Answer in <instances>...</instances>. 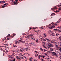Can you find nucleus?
Masks as SVG:
<instances>
[{"mask_svg":"<svg viewBox=\"0 0 61 61\" xmlns=\"http://www.w3.org/2000/svg\"><path fill=\"white\" fill-rule=\"evenodd\" d=\"M13 46H14V47H17V46L16 45H13Z\"/></svg>","mask_w":61,"mask_h":61,"instance_id":"nucleus-29","label":"nucleus"},{"mask_svg":"<svg viewBox=\"0 0 61 61\" xmlns=\"http://www.w3.org/2000/svg\"><path fill=\"white\" fill-rule=\"evenodd\" d=\"M46 48L47 49H48V50L49 49V47L48 46H47L46 45Z\"/></svg>","mask_w":61,"mask_h":61,"instance_id":"nucleus-19","label":"nucleus"},{"mask_svg":"<svg viewBox=\"0 0 61 61\" xmlns=\"http://www.w3.org/2000/svg\"><path fill=\"white\" fill-rule=\"evenodd\" d=\"M59 38L60 39H61V36H60L59 37Z\"/></svg>","mask_w":61,"mask_h":61,"instance_id":"nucleus-55","label":"nucleus"},{"mask_svg":"<svg viewBox=\"0 0 61 61\" xmlns=\"http://www.w3.org/2000/svg\"><path fill=\"white\" fill-rule=\"evenodd\" d=\"M50 51H51V52H53V51H54V49L53 48H50Z\"/></svg>","mask_w":61,"mask_h":61,"instance_id":"nucleus-14","label":"nucleus"},{"mask_svg":"<svg viewBox=\"0 0 61 61\" xmlns=\"http://www.w3.org/2000/svg\"><path fill=\"white\" fill-rule=\"evenodd\" d=\"M2 51H3V52H5V51L4 50H2Z\"/></svg>","mask_w":61,"mask_h":61,"instance_id":"nucleus-57","label":"nucleus"},{"mask_svg":"<svg viewBox=\"0 0 61 61\" xmlns=\"http://www.w3.org/2000/svg\"><path fill=\"white\" fill-rule=\"evenodd\" d=\"M58 45L59 46H60L61 45V42H59L58 43Z\"/></svg>","mask_w":61,"mask_h":61,"instance_id":"nucleus-23","label":"nucleus"},{"mask_svg":"<svg viewBox=\"0 0 61 61\" xmlns=\"http://www.w3.org/2000/svg\"><path fill=\"white\" fill-rule=\"evenodd\" d=\"M22 35H23V36H24V35H26V34L23 33H22Z\"/></svg>","mask_w":61,"mask_h":61,"instance_id":"nucleus-40","label":"nucleus"},{"mask_svg":"<svg viewBox=\"0 0 61 61\" xmlns=\"http://www.w3.org/2000/svg\"><path fill=\"white\" fill-rule=\"evenodd\" d=\"M48 46H49L50 47H53L54 46V45H53L52 44H48Z\"/></svg>","mask_w":61,"mask_h":61,"instance_id":"nucleus-4","label":"nucleus"},{"mask_svg":"<svg viewBox=\"0 0 61 61\" xmlns=\"http://www.w3.org/2000/svg\"><path fill=\"white\" fill-rule=\"evenodd\" d=\"M59 55L60 56H61V53H59Z\"/></svg>","mask_w":61,"mask_h":61,"instance_id":"nucleus-45","label":"nucleus"},{"mask_svg":"<svg viewBox=\"0 0 61 61\" xmlns=\"http://www.w3.org/2000/svg\"><path fill=\"white\" fill-rule=\"evenodd\" d=\"M4 52H5L6 53H7V52H8V50L5 49V51H4Z\"/></svg>","mask_w":61,"mask_h":61,"instance_id":"nucleus-12","label":"nucleus"},{"mask_svg":"<svg viewBox=\"0 0 61 61\" xmlns=\"http://www.w3.org/2000/svg\"><path fill=\"white\" fill-rule=\"evenodd\" d=\"M47 52H48V53H50V51H47Z\"/></svg>","mask_w":61,"mask_h":61,"instance_id":"nucleus-58","label":"nucleus"},{"mask_svg":"<svg viewBox=\"0 0 61 61\" xmlns=\"http://www.w3.org/2000/svg\"><path fill=\"white\" fill-rule=\"evenodd\" d=\"M46 39H47V40H48L47 41H50V40H49V39H48V38H46Z\"/></svg>","mask_w":61,"mask_h":61,"instance_id":"nucleus-36","label":"nucleus"},{"mask_svg":"<svg viewBox=\"0 0 61 61\" xmlns=\"http://www.w3.org/2000/svg\"><path fill=\"white\" fill-rule=\"evenodd\" d=\"M6 46H8V44H7L6 45Z\"/></svg>","mask_w":61,"mask_h":61,"instance_id":"nucleus-56","label":"nucleus"},{"mask_svg":"<svg viewBox=\"0 0 61 61\" xmlns=\"http://www.w3.org/2000/svg\"><path fill=\"white\" fill-rule=\"evenodd\" d=\"M43 35L45 37H47V36L46 35V34L45 33H44L43 34Z\"/></svg>","mask_w":61,"mask_h":61,"instance_id":"nucleus-13","label":"nucleus"},{"mask_svg":"<svg viewBox=\"0 0 61 61\" xmlns=\"http://www.w3.org/2000/svg\"><path fill=\"white\" fill-rule=\"evenodd\" d=\"M58 23V22H56V23H55V25H57V23Z\"/></svg>","mask_w":61,"mask_h":61,"instance_id":"nucleus-51","label":"nucleus"},{"mask_svg":"<svg viewBox=\"0 0 61 61\" xmlns=\"http://www.w3.org/2000/svg\"><path fill=\"white\" fill-rule=\"evenodd\" d=\"M22 39L20 38L19 40L18 41V42L19 43H20V42H22Z\"/></svg>","mask_w":61,"mask_h":61,"instance_id":"nucleus-6","label":"nucleus"},{"mask_svg":"<svg viewBox=\"0 0 61 61\" xmlns=\"http://www.w3.org/2000/svg\"><path fill=\"white\" fill-rule=\"evenodd\" d=\"M17 1H18V0H15V1H14V3H15V2H17Z\"/></svg>","mask_w":61,"mask_h":61,"instance_id":"nucleus-41","label":"nucleus"},{"mask_svg":"<svg viewBox=\"0 0 61 61\" xmlns=\"http://www.w3.org/2000/svg\"><path fill=\"white\" fill-rule=\"evenodd\" d=\"M5 3V1H0V3H2V4H3V3Z\"/></svg>","mask_w":61,"mask_h":61,"instance_id":"nucleus-22","label":"nucleus"},{"mask_svg":"<svg viewBox=\"0 0 61 61\" xmlns=\"http://www.w3.org/2000/svg\"><path fill=\"white\" fill-rule=\"evenodd\" d=\"M40 59L41 60V61H45V60H44L43 59H42V58H41V59Z\"/></svg>","mask_w":61,"mask_h":61,"instance_id":"nucleus-38","label":"nucleus"},{"mask_svg":"<svg viewBox=\"0 0 61 61\" xmlns=\"http://www.w3.org/2000/svg\"><path fill=\"white\" fill-rule=\"evenodd\" d=\"M20 50L21 52H23L24 51V49L23 48L21 49H20Z\"/></svg>","mask_w":61,"mask_h":61,"instance_id":"nucleus-11","label":"nucleus"},{"mask_svg":"<svg viewBox=\"0 0 61 61\" xmlns=\"http://www.w3.org/2000/svg\"><path fill=\"white\" fill-rule=\"evenodd\" d=\"M5 6H4L3 5L2 6V8H4L5 7Z\"/></svg>","mask_w":61,"mask_h":61,"instance_id":"nucleus-43","label":"nucleus"},{"mask_svg":"<svg viewBox=\"0 0 61 61\" xmlns=\"http://www.w3.org/2000/svg\"><path fill=\"white\" fill-rule=\"evenodd\" d=\"M29 46H31V43H30L29 44Z\"/></svg>","mask_w":61,"mask_h":61,"instance_id":"nucleus-46","label":"nucleus"},{"mask_svg":"<svg viewBox=\"0 0 61 61\" xmlns=\"http://www.w3.org/2000/svg\"><path fill=\"white\" fill-rule=\"evenodd\" d=\"M6 5H7V3H5L3 5H4L5 6Z\"/></svg>","mask_w":61,"mask_h":61,"instance_id":"nucleus-37","label":"nucleus"},{"mask_svg":"<svg viewBox=\"0 0 61 61\" xmlns=\"http://www.w3.org/2000/svg\"><path fill=\"white\" fill-rule=\"evenodd\" d=\"M23 50L25 52V51H27V49H26L25 48L24 49H23Z\"/></svg>","mask_w":61,"mask_h":61,"instance_id":"nucleus-15","label":"nucleus"},{"mask_svg":"<svg viewBox=\"0 0 61 61\" xmlns=\"http://www.w3.org/2000/svg\"><path fill=\"white\" fill-rule=\"evenodd\" d=\"M6 39V37H5L4 38V40H5Z\"/></svg>","mask_w":61,"mask_h":61,"instance_id":"nucleus-50","label":"nucleus"},{"mask_svg":"<svg viewBox=\"0 0 61 61\" xmlns=\"http://www.w3.org/2000/svg\"><path fill=\"white\" fill-rule=\"evenodd\" d=\"M21 58L22 59H25L26 58V57H25V56H23L22 57H21Z\"/></svg>","mask_w":61,"mask_h":61,"instance_id":"nucleus-8","label":"nucleus"},{"mask_svg":"<svg viewBox=\"0 0 61 61\" xmlns=\"http://www.w3.org/2000/svg\"><path fill=\"white\" fill-rule=\"evenodd\" d=\"M12 55H15V53H13V54H12Z\"/></svg>","mask_w":61,"mask_h":61,"instance_id":"nucleus-61","label":"nucleus"},{"mask_svg":"<svg viewBox=\"0 0 61 61\" xmlns=\"http://www.w3.org/2000/svg\"><path fill=\"white\" fill-rule=\"evenodd\" d=\"M36 28H37V27H36L35 28H33V29H36Z\"/></svg>","mask_w":61,"mask_h":61,"instance_id":"nucleus-47","label":"nucleus"},{"mask_svg":"<svg viewBox=\"0 0 61 61\" xmlns=\"http://www.w3.org/2000/svg\"><path fill=\"white\" fill-rule=\"evenodd\" d=\"M48 32H49V34H51L52 33V31H51V30L49 31H48Z\"/></svg>","mask_w":61,"mask_h":61,"instance_id":"nucleus-20","label":"nucleus"},{"mask_svg":"<svg viewBox=\"0 0 61 61\" xmlns=\"http://www.w3.org/2000/svg\"><path fill=\"white\" fill-rule=\"evenodd\" d=\"M40 50H41V51H43V49H42V48H40Z\"/></svg>","mask_w":61,"mask_h":61,"instance_id":"nucleus-32","label":"nucleus"},{"mask_svg":"<svg viewBox=\"0 0 61 61\" xmlns=\"http://www.w3.org/2000/svg\"><path fill=\"white\" fill-rule=\"evenodd\" d=\"M26 49H27V50H30V48L28 47L26 48Z\"/></svg>","mask_w":61,"mask_h":61,"instance_id":"nucleus-34","label":"nucleus"},{"mask_svg":"<svg viewBox=\"0 0 61 61\" xmlns=\"http://www.w3.org/2000/svg\"><path fill=\"white\" fill-rule=\"evenodd\" d=\"M10 36V34H8L7 36V37H8L9 36Z\"/></svg>","mask_w":61,"mask_h":61,"instance_id":"nucleus-42","label":"nucleus"},{"mask_svg":"<svg viewBox=\"0 0 61 61\" xmlns=\"http://www.w3.org/2000/svg\"><path fill=\"white\" fill-rule=\"evenodd\" d=\"M16 57L17 58V59H18V61H21L20 60H21V58L17 56Z\"/></svg>","mask_w":61,"mask_h":61,"instance_id":"nucleus-5","label":"nucleus"},{"mask_svg":"<svg viewBox=\"0 0 61 61\" xmlns=\"http://www.w3.org/2000/svg\"><path fill=\"white\" fill-rule=\"evenodd\" d=\"M50 42H51V43H55V41H54L52 40H50Z\"/></svg>","mask_w":61,"mask_h":61,"instance_id":"nucleus-17","label":"nucleus"},{"mask_svg":"<svg viewBox=\"0 0 61 61\" xmlns=\"http://www.w3.org/2000/svg\"><path fill=\"white\" fill-rule=\"evenodd\" d=\"M52 56H55L57 57V55H58L56 52H53L52 53Z\"/></svg>","mask_w":61,"mask_h":61,"instance_id":"nucleus-2","label":"nucleus"},{"mask_svg":"<svg viewBox=\"0 0 61 61\" xmlns=\"http://www.w3.org/2000/svg\"><path fill=\"white\" fill-rule=\"evenodd\" d=\"M54 33H52L51 35V36H54Z\"/></svg>","mask_w":61,"mask_h":61,"instance_id":"nucleus-33","label":"nucleus"},{"mask_svg":"<svg viewBox=\"0 0 61 61\" xmlns=\"http://www.w3.org/2000/svg\"><path fill=\"white\" fill-rule=\"evenodd\" d=\"M13 61H15V59H13Z\"/></svg>","mask_w":61,"mask_h":61,"instance_id":"nucleus-52","label":"nucleus"},{"mask_svg":"<svg viewBox=\"0 0 61 61\" xmlns=\"http://www.w3.org/2000/svg\"><path fill=\"white\" fill-rule=\"evenodd\" d=\"M48 60L49 61H51V60H50V58H48Z\"/></svg>","mask_w":61,"mask_h":61,"instance_id":"nucleus-39","label":"nucleus"},{"mask_svg":"<svg viewBox=\"0 0 61 61\" xmlns=\"http://www.w3.org/2000/svg\"><path fill=\"white\" fill-rule=\"evenodd\" d=\"M31 39H32V40H35V38L34 37H32L31 38Z\"/></svg>","mask_w":61,"mask_h":61,"instance_id":"nucleus-16","label":"nucleus"},{"mask_svg":"<svg viewBox=\"0 0 61 61\" xmlns=\"http://www.w3.org/2000/svg\"><path fill=\"white\" fill-rule=\"evenodd\" d=\"M43 39L44 38L43 37L40 38V40H41V41H42V40H43Z\"/></svg>","mask_w":61,"mask_h":61,"instance_id":"nucleus-18","label":"nucleus"},{"mask_svg":"<svg viewBox=\"0 0 61 61\" xmlns=\"http://www.w3.org/2000/svg\"><path fill=\"white\" fill-rule=\"evenodd\" d=\"M19 55H20V56H23V54L22 53H20Z\"/></svg>","mask_w":61,"mask_h":61,"instance_id":"nucleus-31","label":"nucleus"},{"mask_svg":"<svg viewBox=\"0 0 61 61\" xmlns=\"http://www.w3.org/2000/svg\"><path fill=\"white\" fill-rule=\"evenodd\" d=\"M9 58H12V57L10 56H9Z\"/></svg>","mask_w":61,"mask_h":61,"instance_id":"nucleus-59","label":"nucleus"},{"mask_svg":"<svg viewBox=\"0 0 61 61\" xmlns=\"http://www.w3.org/2000/svg\"><path fill=\"white\" fill-rule=\"evenodd\" d=\"M42 56V55H40L38 56V58L39 59H40V58Z\"/></svg>","mask_w":61,"mask_h":61,"instance_id":"nucleus-9","label":"nucleus"},{"mask_svg":"<svg viewBox=\"0 0 61 61\" xmlns=\"http://www.w3.org/2000/svg\"><path fill=\"white\" fill-rule=\"evenodd\" d=\"M34 61H37V60H34Z\"/></svg>","mask_w":61,"mask_h":61,"instance_id":"nucleus-64","label":"nucleus"},{"mask_svg":"<svg viewBox=\"0 0 61 61\" xmlns=\"http://www.w3.org/2000/svg\"><path fill=\"white\" fill-rule=\"evenodd\" d=\"M10 61H13V59L10 60Z\"/></svg>","mask_w":61,"mask_h":61,"instance_id":"nucleus-62","label":"nucleus"},{"mask_svg":"<svg viewBox=\"0 0 61 61\" xmlns=\"http://www.w3.org/2000/svg\"><path fill=\"white\" fill-rule=\"evenodd\" d=\"M42 43L43 44V45H45V43L44 42V41H43L42 42Z\"/></svg>","mask_w":61,"mask_h":61,"instance_id":"nucleus-35","label":"nucleus"},{"mask_svg":"<svg viewBox=\"0 0 61 61\" xmlns=\"http://www.w3.org/2000/svg\"><path fill=\"white\" fill-rule=\"evenodd\" d=\"M61 30H59L58 29V32H59L60 33H61Z\"/></svg>","mask_w":61,"mask_h":61,"instance_id":"nucleus-25","label":"nucleus"},{"mask_svg":"<svg viewBox=\"0 0 61 61\" xmlns=\"http://www.w3.org/2000/svg\"><path fill=\"white\" fill-rule=\"evenodd\" d=\"M31 44L32 45H33V46H34V44H35V42H32Z\"/></svg>","mask_w":61,"mask_h":61,"instance_id":"nucleus-26","label":"nucleus"},{"mask_svg":"<svg viewBox=\"0 0 61 61\" xmlns=\"http://www.w3.org/2000/svg\"><path fill=\"white\" fill-rule=\"evenodd\" d=\"M58 29H54V30L56 32V31H58Z\"/></svg>","mask_w":61,"mask_h":61,"instance_id":"nucleus-24","label":"nucleus"},{"mask_svg":"<svg viewBox=\"0 0 61 61\" xmlns=\"http://www.w3.org/2000/svg\"><path fill=\"white\" fill-rule=\"evenodd\" d=\"M35 52H36V53H38L39 52H37V51H35Z\"/></svg>","mask_w":61,"mask_h":61,"instance_id":"nucleus-44","label":"nucleus"},{"mask_svg":"<svg viewBox=\"0 0 61 61\" xmlns=\"http://www.w3.org/2000/svg\"><path fill=\"white\" fill-rule=\"evenodd\" d=\"M36 41L37 43H39V41H38V40H36Z\"/></svg>","mask_w":61,"mask_h":61,"instance_id":"nucleus-27","label":"nucleus"},{"mask_svg":"<svg viewBox=\"0 0 61 61\" xmlns=\"http://www.w3.org/2000/svg\"><path fill=\"white\" fill-rule=\"evenodd\" d=\"M15 4H18V3L17 2H15Z\"/></svg>","mask_w":61,"mask_h":61,"instance_id":"nucleus-60","label":"nucleus"},{"mask_svg":"<svg viewBox=\"0 0 61 61\" xmlns=\"http://www.w3.org/2000/svg\"><path fill=\"white\" fill-rule=\"evenodd\" d=\"M49 28H50V29H52L53 28H55L56 27L55 26V25H51V24H49Z\"/></svg>","mask_w":61,"mask_h":61,"instance_id":"nucleus-1","label":"nucleus"},{"mask_svg":"<svg viewBox=\"0 0 61 61\" xmlns=\"http://www.w3.org/2000/svg\"><path fill=\"white\" fill-rule=\"evenodd\" d=\"M38 54L36 53L35 56V57H36V56H38Z\"/></svg>","mask_w":61,"mask_h":61,"instance_id":"nucleus-21","label":"nucleus"},{"mask_svg":"<svg viewBox=\"0 0 61 61\" xmlns=\"http://www.w3.org/2000/svg\"><path fill=\"white\" fill-rule=\"evenodd\" d=\"M33 36V35L32 34L29 35L27 36V37L29 38H31L32 36Z\"/></svg>","mask_w":61,"mask_h":61,"instance_id":"nucleus-3","label":"nucleus"},{"mask_svg":"<svg viewBox=\"0 0 61 61\" xmlns=\"http://www.w3.org/2000/svg\"><path fill=\"white\" fill-rule=\"evenodd\" d=\"M13 52H15V51H12Z\"/></svg>","mask_w":61,"mask_h":61,"instance_id":"nucleus-53","label":"nucleus"},{"mask_svg":"<svg viewBox=\"0 0 61 61\" xmlns=\"http://www.w3.org/2000/svg\"><path fill=\"white\" fill-rule=\"evenodd\" d=\"M28 59L30 61H32L33 60V58L32 57H30Z\"/></svg>","mask_w":61,"mask_h":61,"instance_id":"nucleus-7","label":"nucleus"},{"mask_svg":"<svg viewBox=\"0 0 61 61\" xmlns=\"http://www.w3.org/2000/svg\"><path fill=\"white\" fill-rule=\"evenodd\" d=\"M51 16H53V15H55V13H52V14H51Z\"/></svg>","mask_w":61,"mask_h":61,"instance_id":"nucleus-28","label":"nucleus"},{"mask_svg":"<svg viewBox=\"0 0 61 61\" xmlns=\"http://www.w3.org/2000/svg\"><path fill=\"white\" fill-rule=\"evenodd\" d=\"M9 39H10V38H7V40H9Z\"/></svg>","mask_w":61,"mask_h":61,"instance_id":"nucleus-54","label":"nucleus"},{"mask_svg":"<svg viewBox=\"0 0 61 61\" xmlns=\"http://www.w3.org/2000/svg\"><path fill=\"white\" fill-rule=\"evenodd\" d=\"M56 47H57V48H58V45H56Z\"/></svg>","mask_w":61,"mask_h":61,"instance_id":"nucleus-48","label":"nucleus"},{"mask_svg":"<svg viewBox=\"0 0 61 61\" xmlns=\"http://www.w3.org/2000/svg\"><path fill=\"white\" fill-rule=\"evenodd\" d=\"M15 36V35H14L13 36H11V37H13V36Z\"/></svg>","mask_w":61,"mask_h":61,"instance_id":"nucleus-49","label":"nucleus"},{"mask_svg":"<svg viewBox=\"0 0 61 61\" xmlns=\"http://www.w3.org/2000/svg\"><path fill=\"white\" fill-rule=\"evenodd\" d=\"M56 36H58V35H59V34H58V33H56Z\"/></svg>","mask_w":61,"mask_h":61,"instance_id":"nucleus-30","label":"nucleus"},{"mask_svg":"<svg viewBox=\"0 0 61 61\" xmlns=\"http://www.w3.org/2000/svg\"><path fill=\"white\" fill-rule=\"evenodd\" d=\"M57 9V7H56V6L54 7V8H51V9L53 10V9Z\"/></svg>","mask_w":61,"mask_h":61,"instance_id":"nucleus-10","label":"nucleus"},{"mask_svg":"<svg viewBox=\"0 0 61 61\" xmlns=\"http://www.w3.org/2000/svg\"><path fill=\"white\" fill-rule=\"evenodd\" d=\"M59 50H61V47H60V48L59 49Z\"/></svg>","mask_w":61,"mask_h":61,"instance_id":"nucleus-63","label":"nucleus"}]
</instances>
